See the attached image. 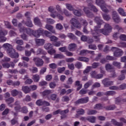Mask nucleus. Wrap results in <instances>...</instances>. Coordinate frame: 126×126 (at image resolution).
I'll return each instance as SVG.
<instances>
[{"instance_id":"39448f33","label":"nucleus","mask_w":126,"mask_h":126,"mask_svg":"<svg viewBox=\"0 0 126 126\" xmlns=\"http://www.w3.org/2000/svg\"><path fill=\"white\" fill-rule=\"evenodd\" d=\"M69 112V110L67 109L64 110H62V109H58L53 112V114L54 116H56V115H59V114H60L61 115V120H63V119H66V118H67V116H66V114H67Z\"/></svg>"},{"instance_id":"f03ea898","label":"nucleus","mask_w":126,"mask_h":126,"mask_svg":"<svg viewBox=\"0 0 126 126\" xmlns=\"http://www.w3.org/2000/svg\"><path fill=\"white\" fill-rule=\"evenodd\" d=\"M2 47L7 50L8 55H9L12 59H18L19 57V54L15 52V50L12 48V46L10 44L4 43L3 44Z\"/></svg>"},{"instance_id":"2eb2a0df","label":"nucleus","mask_w":126,"mask_h":126,"mask_svg":"<svg viewBox=\"0 0 126 126\" xmlns=\"http://www.w3.org/2000/svg\"><path fill=\"white\" fill-rule=\"evenodd\" d=\"M102 83L104 87H109L114 84V82L110 81L108 78H105L102 80Z\"/></svg>"},{"instance_id":"4468645a","label":"nucleus","mask_w":126,"mask_h":126,"mask_svg":"<svg viewBox=\"0 0 126 126\" xmlns=\"http://www.w3.org/2000/svg\"><path fill=\"white\" fill-rule=\"evenodd\" d=\"M126 83L122 84L121 85L119 86V87L117 86H111L109 87L110 90H119V89H120V90H124L126 89Z\"/></svg>"},{"instance_id":"9d476101","label":"nucleus","mask_w":126,"mask_h":126,"mask_svg":"<svg viewBox=\"0 0 126 126\" xmlns=\"http://www.w3.org/2000/svg\"><path fill=\"white\" fill-rule=\"evenodd\" d=\"M33 61L34 62L35 64L37 67L43 66L44 65V61H43V59L39 57L34 58Z\"/></svg>"},{"instance_id":"4c0bfd02","label":"nucleus","mask_w":126,"mask_h":126,"mask_svg":"<svg viewBox=\"0 0 126 126\" xmlns=\"http://www.w3.org/2000/svg\"><path fill=\"white\" fill-rule=\"evenodd\" d=\"M44 48L46 50H51L53 49V45L51 43H46L44 45Z\"/></svg>"},{"instance_id":"a211bd4d","label":"nucleus","mask_w":126,"mask_h":126,"mask_svg":"<svg viewBox=\"0 0 126 126\" xmlns=\"http://www.w3.org/2000/svg\"><path fill=\"white\" fill-rule=\"evenodd\" d=\"M33 21L35 25H37L39 27H42L43 24L41 22V20H40V19H39V18L38 17L34 18Z\"/></svg>"},{"instance_id":"6ab92c4d","label":"nucleus","mask_w":126,"mask_h":126,"mask_svg":"<svg viewBox=\"0 0 126 126\" xmlns=\"http://www.w3.org/2000/svg\"><path fill=\"white\" fill-rule=\"evenodd\" d=\"M94 21L97 25V27L98 28H101V25L103 23V21L101 20V19L98 17H96L94 18Z\"/></svg>"},{"instance_id":"7c9ffc66","label":"nucleus","mask_w":126,"mask_h":126,"mask_svg":"<svg viewBox=\"0 0 126 126\" xmlns=\"http://www.w3.org/2000/svg\"><path fill=\"white\" fill-rule=\"evenodd\" d=\"M5 102L7 103L8 105H10L11 103L14 102V98L12 97H9L5 99Z\"/></svg>"},{"instance_id":"bb28decb","label":"nucleus","mask_w":126,"mask_h":126,"mask_svg":"<svg viewBox=\"0 0 126 126\" xmlns=\"http://www.w3.org/2000/svg\"><path fill=\"white\" fill-rule=\"evenodd\" d=\"M111 123L113 124V125H114V126H123V123L118 122L115 119H112Z\"/></svg>"},{"instance_id":"4d7b16f0","label":"nucleus","mask_w":126,"mask_h":126,"mask_svg":"<svg viewBox=\"0 0 126 126\" xmlns=\"http://www.w3.org/2000/svg\"><path fill=\"white\" fill-rule=\"evenodd\" d=\"M21 39L24 40V41H27L28 40V36L26 35L25 33H23L20 35Z\"/></svg>"},{"instance_id":"09e8293b","label":"nucleus","mask_w":126,"mask_h":126,"mask_svg":"<svg viewBox=\"0 0 126 126\" xmlns=\"http://www.w3.org/2000/svg\"><path fill=\"white\" fill-rule=\"evenodd\" d=\"M49 38L51 42H57L59 39V38L55 35H51Z\"/></svg>"},{"instance_id":"ea45409f","label":"nucleus","mask_w":126,"mask_h":126,"mask_svg":"<svg viewBox=\"0 0 126 126\" xmlns=\"http://www.w3.org/2000/svg\"><path fill=\"white\" fill-rule=\"evenodd\" d=\"M19 91L16 90H13L11 91V94L13 97H16L18 95Z\"/></svg>"},{"instance_id":"a19ab883","label":"nucleus","mask_w":126,"mask_h":126,"mask_svg":"<svg viewBox=\"0 0 126 126\" xmlns=\"http://www.w3.org/2000/svg\"><path fill=\"white\" fill-rule=\"evenodd\" d=\"M21 112L24 114H27L28 113V108L26 106H23L21 108Z\"/></svg>"},{"instance_id":"dca6fc26","label":"nucleus","mask_w":126,"mask_h":126,"mask_svg":"<svg viewBox=\"0 0 126 126\" xmlns=\"http://www.w3.org/2000/svg\"><path fill=\"white\" fill-rule=\"evenodd\" d=\"M126 102V98L123 99L120 97L115 98V103L117 105H121Z\"/></svg>"},{"instance_id":"72a5a7b5","label":"nucleus","mask_w":126,"mask_h":126,"mask_svg":"<svg viewBox=\"0 0 126 126\" xmlns=\"http://www.w3.org/2000/svg\"><path fill=\"white\" fill-rule=\"evenodd\" d=\"M94 109H95V110H102V109H104V107L102 105V104L97 103L95 105Z\"/></svg>"},{"instance_id":"aec40b11","label":"nucleus","mask_w":126,"mask_h":126,"mask_svg":"<svg viewBox=\"0 0 126 126\" xmlns=\"http://www.w3.org/2000/svg\"><path fill=\"white\" fill-rule=\"evenodd\" d=\"M35 42L38 46H43L45 44V40L43 39H36Z\"/></svg>"},{"instance_id":"e433bc0d","label":"nucleus","mask_w":126,"mask_h":126,"mask_svg":"<svg viewBox=\"0 0 126 126\" xmlns=\"http://www.w3.org/2000/svg\"><path fill=\"white\" fill-rule=\"evenodd\" d=\"M52 93V91L51 90H45L44 91L42 92L43 96H48V95H50Z\"/></svg>"},{"instance_id":"c03bdc74","label":"nucleus","mask_w":126,"mask_h":126,"mask_svg":"<svg viewBox=\"0 0 126 126\" xmlns=\"http://www.w3.org/2000/svg\"><path fill=\"white\" fill-rule=\"evenodd\" d=\"M113 65L118 67V68H121V63L114 61L112 63Z\"/></svg>"},{"instance_id":"603ef678","label":"nucleus","mask_w":126,"mask_h":126,"mask_svg":"<svg viewBox=\"0 0 126 126\" xmlns=\"http://www.w3.org/2000/svg\"><path fill=\"white\" fill-rule=\"evenodd\" d=\"M87 54H88V50H82L80 52V56H86Z\"/></svg>"},{"instance_id":"69168bd1","label":"nucleus","mask_w":126,"mask_h":126,"mask_svg":"<svg viewBox=\"0 0 126 126\" xmlns=\"http://www.w3.org/2000/svg\"><path fill=\"white\" fill-rule=\"evenodd\" d=\"M47 23H48V24H54V23H55V20L51 18H47Z\"/></svg>"},{"instance_id":"c756f323","label":"nucleus","mask_w":126,"mask_h":126,"mask_svg":"<svg viewBox=\"0 0 126 126\" xmlns=\"http://www.w3.org/2000/svg\"><path fill=\"white\" fill-rule=\"evenodd\" d=\"M24 23L26 24V26L28 27H33V24H32V21H31V19L27 20V22H24Z\"/></svg>"},{"instance_id":"e2e57ef3","label":"nucleus","mask_w":126,"mask_h":126,"mask_svg":"<svg viewBox=\"0 0 126 126\" xmlns=\"http://www.w3.org/2000/svg\"><path fill=\"white\" fill-rule=\"evenodd\" d=\"M92 68V67L90 66H88L86 69L83 71V73L85 74V73H88L90 70H91V69Z\"/></svg>"},{"instance_id":"864d4df0","label":"nucleus","mask_w":126,"mask_h":126,"mask_svg":"<svg viewBox=\"0 0 126 126\" xmlns=\"http://www.w3.org/2000/svg\"><path fill=\"white\" fill-rule=\"evenodd\" d=\"M33 30H32L30 28H27V31H26V33L27 34H28V35H33Z\"/></svg>"},{"instance_id":"f8f14e48","label":"nucleus","mask_w":126,"mask_h":126,"mask_svg":"<svg viewBox=\"0 0 126 126\" xmlns=\"http://www.w3.org/2000/svg\"><path fill=\"white\" fill-rule=\"evenodd\" d=\"M70 22L72 26L75 28H78V29H79V28H81V24L77 19L75 18H72Z\"/></svg>"},{"instance_id":"412c9836","label":"nucleus","mask_w":126,"mask_h":126,"mask_svg":"<svg viewBox=\"0 0 126 126\" xmlns=\"http://www.w3.org/2000/svg\"><path fill=\"white\" fill-rule=\"evenodd\" d=\"M45 28H46V29L50 32H52V33H56V31H55V30H54V27H53L51 25L47 24L45 26Z\"/></svg>"},{"instance_id":"20e7f679","label":"nucleus","mask_w":126,"mask_h":126,"mask_svg":"<svg viewBox=\"0 0 126 126\" xmlns=\"http://www.w3.org/2000/svg\"><path fill=\"white\" fill-rule=\"evenodd\" d=\"M95 2L97 5L100 6L102 11L105 13H108L109 12V10L107 9V7L109 9H112V6L107 5L103 0H96Z\"/></svg>"},{"instance_id":"774afa93","label":"nucleus","mask_w":126,"mask_h":126,"mask_svg":"<svg viewBox=\"0 0 126 126\" xmlns=\"http://www.w3.org/2000/svg\"><path fill=\"white\" fill-rule=\"evenodd\" d=\"M119 38L122 41H126V35L125 34H121Z\"/></svg>"},{"instance_id":"a18cd8bd","label":"nucleus","mask_w":126,"mask_h":126,"mask_svg":"<svg viewBox=\"0 0 126 126\" xmlns=\"http://www.w3.org/2000/svg\"><path fill=\"white\" fill-rule=\"evenodd\" d=\"M106 60L107 61H117V58L111 56L107 55L106 57Z\"/></svg>"},{"instance_id":"58836bf2","label":"nucleus","mask_w":126,"mask_h":126,"mask_svg":"<svg viewBox=\"0 0 126 126\" xmlns=\"http://www.w3.org/2000/svg\"><path fill=\"white\" fill-rule=\"evenodd\" d=\"M102 17L104 20H106V21H109V20L111 19V16H110V15H107L106 14H102Z\"/></svg>"},{"instance_id":"49530a36","label":"nucleus","mask_w":126,"mask_h":126,"mask_svg":"<svg viewBox=\"0 0 126 126\" xmlns=\"http://www.w3.org/2000/svg\"><path fill=\"white\" fill-rule=\"evenodd\" d=\"M73 13L74 15H76V16H78L79 17L81 16V12L77 10L74 9Z\"/></svg>"},{"instance_id":"f257e3e1","label":"nucleus","mask_w":126,"mask_h":126,"mask_svg":"<svg viewBox=\"0 0 126 126\" xmlns=\"http://www.w3.org/2000/svg\"><path fill=\"white\" fill-rule=\"evenodd\" d=\"M113 28L109 24H106L104 26V29H98V27L95 28L94 31L92 32V38L95 42H100V40H101V36H102L101 34H103L105 36H107L109 35V33L110 32H112V30Z\"/></svg>"},{"instance_id":"7ed1b4c3","label":"nucleus","mask_w":126,"mask_h":126,"mask_svg":"<svg viewBox=\"0 0 126 126\" xmlns=\"http://www.w3.org/2000/svg\"><path fill=\"white\" fill-rule=\"evenodd\" d=\"M88 6V7H84L83 10L87 15L88 17L92 18V17H94V14H93L90 10H93L94 12H97L98 11V9L91 3H89Z\"/></svg>"},{"instance_id":"5fc2aeb1","label":"nucleus","mask_w":126,"mask_h":126,"mask_svg":"<svg viewBox=\"0 0 126 126\" xmlns=\"http://www.w3.org/2000/svg\"><path fill=\"white\" fill-rule=\"evenodd\" d=\"M5 26L6 27V28H8V29H11L12 26L10 24V23L8 21H5L4 22Z\"/></svg>"},{"instance_id":"bf43d9fd","label":"nucleus","mask_w":126,"mask_h":126,"mask_svg":"<svg viewBox=\"0 0 126 126\" xmlns=\"http://www.w3.org/2000/svg\"><path fill=\"white\" fill-rule=\"evenodd\" d=\"M77 113V114H78V115H84V114L85 113V111L84 110V109L81 108L78 110Z\"/></svg>"},{"instance_id":"6e6552de","label":"nucleus","mask_w":126,"mask_h":126,"mask_svg":"<svg viewBox=\"0 0 126 126\" xmlns=\"http://www.w3.org/2000/svg\"><path fill=\"white\" fill-rule=\"evenodd\" d=\"M8 32L7 30H0V43L4 42L7 39L5 36L7 35Z\"/></svg>"},{"instance_id":"a878e982","label":"nucleus","mask_w":126,"mask_h":126,"mask_svg":"<svg viewBox=\"0 0 126 126\" xmlns=\"http://www.w3.org/2000/svg\"><path fill=\"white\" fill-rule=\"evenodd\" d=\"M78 61L80 62H85V63H88L89 62V59L84 57H79L77 58Z\"/></svg>"},{"instance_id":"1a4fd4ad","label":"nucleus","mask_w":126,"mask_h":126,"mask_svg":"<svg viewBox=\"0 0 126 126\" xmlns=\"http://www.w3.org/2000/svg\"><path fill=\"white\" fill-rule=\"evenodd\" d=\"M89 102V97L88 96L81 98L74 102L75 105H79L80 104H86Z\"/></svg>"},{"instance_id":"37998d69","label":"nucleus","mask_w":126,"mask_h":126,"mask_svg":"<svg viewBox=\"0 0 126 126\" xmlns=\"http://www.w3.org/2000/svg\"><path fill=\"white\" fill-rule=\"evenodd\" d=\"M66 7L68 9V10H70V11H73L74 10V8H73L72 5L70 4H66Z\"/></svg>"},{"instance_id":"338daca9","label":"nucleus","mask_w":126,"mask_h":126,"mask_svg":"<svg viewBox=\"0 0 126 126\" xmlns=\"http://www.w3.org/2000/svg\"><path fill=\"white\" fill-rule=\"evenodd\" d=\"M43 100L42 99H38L36 101V104L37 106H43Z\"/></svg>"},{"instance_id":"c85d7f7f","label":"nucleus","mask_w":126,"mask_h":126,"mask_svg":"<svg viewBox=\"0 0 126 126\" xmlns=\"http://www.w3.org/2000/svg\"><path fill=\"white\" fill-rule=\"evenodd\" d=\"M75 86H78L77 91H79V90L82 88V84H80V81H76L75 82Z\"/></svg>"},{"instance_id":"5701e85b","label":"nucleus","mask_w":126,"mask_h":126,"mask_svg":"<svg viewBox=\"0 0 126 126\" xmlns=\"http://www.w3.org/2000/svg\"><path fill=\"white\" fill-rule=\"evenodd\" d=\"M22 90V91H23V92L25 93V94H27V93H29L30 91H31V89H30V88L26 86H23Z\"/></svg>"},{"instance_id":"de8ad7c7","label":"nucleus","mask_w":126,"mask_h":126,"mask_svg":"<svg viewBox=\"0 0 126 126\" xmlns=\"http://www.w3.org/2000/svg\"><path fill=\"white\" fill-rule=\"evenodd\" d=\"M67 37H68V38L71 40H75L76 39V36H75V35L72 33H68Z\"/></svg>"},{"instance_id":"13d9d810","label":"nucleus","mask_w":126,"mask_h":126,"mask_svg":"<svg viewBox=\"0 0 126 126\" xmlns=\"http://www.w3.org/2000/svg\"><path fill=\"white\" fill-rule=\"evenodd\" d=\"M56 29H57V30H63V25H61V23H58L56 25Z\"/></svg>"},{"instance_id":"3c124183","label":"nucleus","mask_w":126,"mask_h":126,"mask_svg":"<svg viewBox=\"0 0 126 126\" xmlns=\"http://www.w3.org/2000/svg\"><path fill=\"white\" fill-rule=\"evenodd\" d=\"M64 56L62 54H57L54 55V59H63Z\"/></svg>"},{"instance_id":"0e129e2a","label":"nucleus","mask_w":126,"mask_h":126,"mask_svg":"<svg viewBox=\"0 0 126 126\" xmlns=\"http://www.w3.org/2000/svg\"><path fill=\"white\" fill-rule=\"evenodd\" d=\"M27 29V28L25 27L20 28L19 29V31L20 33H23V34H24V33H26Z\"/></svg>"},{"instance_id":"052dcab7","label":"nucleus","mask_w":126,"mask_h":126,"mask_svg":"<svg viewBox=\"0 0 126 126\" xmlns=\"http://www.w3.org/2000/svg\"><path fill=\"white\" fill-rule=\"evenodd\" d=\"M100 65V63H93L92 64V66L93 68H97L98 66Z\"/></svg>"},{"instance_id":"4be33fe9","label":"nucleus","mask_w":126,"mask_h":126,"mask_svg":"<svg viewBox=\"0 0 126 126\" xmlns=\"http://www.w3.org/2000/svg\"><path fill=\"white\" fill-rule=\"evenodd\" d=\"M116 108H117V107H116V105L114 104L104 107V109H105L107 111H113L115 110Z\"/></svg>"},{"instance_id":"8fccbe9b","label":"nucleus","mask_w":126,"mask_h":126,"mask_svg":"<svg viewBox=\"0 0 126 126\" xmlns=\"http://www.w3.org/2000/svg\"><path fill=\"white\" fill-rule=\"evenodd\" d=\"M112 18L114 22H115L116 23H120L121 21V19L120 18V17H119V16L113 17Z\"/></svg>"},{"instance_id":"0eeeda50","label":"nucleus","mask_w":126,"mask_h":126,"mask_svg":"<svg viewBox=\"0 0 126 126\" xmlns=\"http://www.w3.org/2000/svg\"><path fill=\"white\" fill-rule=\"evenodd\" d=\"M111 51H114L113 55L114 56L116 57V58H120V57H122L123 55H124V52L123 50L122 49H120L118 47H112Z\"/></svg>"},{"instance_id":"f704fd0d","label":"nucleus","mask_w":126,"mask_h":126,"mask_svg":"<svg viewBox=\"0 0 126 126\" xmlns=\"http://www.w3.org/2000/svg\"><path fill=\"white\" fill-rule=\"evenodd\" d=\"M118 11L120 15H122V16H126V12H125L123 8H119Z\"/></svg>"},{"instance_id":"cd10ccee","label":"nucleus","mask_w":126,"mask_h":126,"mask_svg":"<svg viewBox=\"0 0 126 126\" xmlns=\"http://www.w3.org/2000/svg\"><path fill=\"white\" fill-rule=\"evenodd\" d=\"M115 94H116V92L114 91H109L106 92L104 94V95H105V96H113Z\"/></svg>"},{"instance_id":"2f4dec72","label":"nucleus","mask_w":126,"mask_h":126,"mask_svg":"<svg viewBox=\"0 0 126 126\" xmlns=\"http://www.w3.org/2000/svg\"><path fill=\"white\" fill-rule=\"evenodd\" d=\"M97 111L95 109H89L87 111L88 115H96Z\"/></svg>"},{"instance_id":"ddd939ff","label":"nucleus","mask_w":126,"mask_h":126,"mask_svg":"<svg viewBox=\"0 0 126 126\" xmlns=\"http://www.w3.org/2000/svg\"><path fill=\"white\" fill-rule=\"evenodd\" d=\"M43 29L39 28L37 30L33 31L32 35L36 38H39L43 34Z\"/></svg>"},{"instance_id":"9b49d317","label":"nucleus","mask_w":126,"mask_h":126,"mask_svg":"<svg viewBox=\"0 0 126 126\" xmlns=\"http://www.w3.org/2000/svg\"><path fill=\"white\" fill-rule=\"evenodd\" d=\"M105 68L107 70H111V72H112V77H116V71H115L114 66H112V65H111L110 63H107L105 65Z\"/></svg>"},{"instance_id":"c9c22d12","label":"nucleus","mask_w":126,"mask_h":126,"mask_svg":"<svg viewBox=\"0 0 126 126\" xmlns=\"http://www.w3.org/2000/svg\"><path fill=\"white\" fill-rule=\"evenodd\" d=\"M32 79L34 82H38L39 80H40V76L38 74L33 75L32 76Z\"/></svg>"},{"instance_id":"393cba45","label":"nucleus","mask_w":126,"mask_h":126,"mask_svg":"<svg viewBox=\"0 0 126 126\" xmlns=\"http://www.w3.org/2000/svg\"><path fill=\"white\" fill-rule=\"evenodd\" d=\"M36 56H38V55H46V54H47V52H45L41 48H38L36 52Z\"/></svg>"},{"instance_id":"79ce46f5","label":"nucleus","mask_w":126,"mask_h":126,"mask_svg":"<svg viewBox=\"0 0 126 126\" xmlns=\"http://www.w3.org/2000/svg\"><path fill=\"white\" fill-rule=\"evenodd\" d=\"M91 85H92V81L90 80L86 84H85V85H84V87L85 89H87V88H88Z\"/></svg>"},{"instance_id":"473e14b6","label":"nucleus","mask_w":126,"mask_h":126,"mask_svg":"<svg viewBox=\"0 0 126 126\" xmlns=\"http://www.w3.org/2000/svg\"><path fill=\"white\" fill-rule=\"evenodd\" d=\"M42 35H45L46 37H49V38H50L52 36V33L48 31H44V30H43Z\"/></svg>"},{"instance_id":"423d86ee","label":"nucleus","mask_w":126,"mask_h":126,"mask_svg":"<svg viewBox=\"0 0 126 126\" xmlns=\"http://www.w3.org/2000/svg\"><path fill=\"white\" fill-rule=\"evenodd\" d=\"M14 106H15L14 110L16 112H14V111H12L11 113L13 114L14 117H17L18 113L21 111V103H20V101L19 100H17L15 102Z\"/></svg>"},{"instance_id":"6e6d98bb","label":"nucleus","mask_w":126,"mask_h":126,"mask_svg":"<svg viewBox=\"0 0 126 126\" xmlns=\"http://www.w3.org/2000/svg\"><path fill=\"white\" fill-rule=\"evenodd\" d=\"M42 59L44 60L45 63H50V58L47 57L46 56L43 55L41 57Z\"/></svg>"},{"instance_id":"b1692460","label":"nucleus","mask_w":126,"mask_h":126,"mask_svg":"<svg viewBox=\"0 0 126 126\" xmlns=\"http://www.w3.org/2000/svg\"><path fill=\"white\" fill-rule=\"evenodd\" d=\"M87 121L89 122L90 123H92V124H94L95 121H96V117L94 116H89L87 117Z\"/></svg>"},{"instance_id":"680f3d73","label":"nucleus","mask_w":126,"mask_h":126,"mask_svg":"<svg viewBox=\"0 0 126 126\" xmlns=\"http://www.w3.org/2000/svg\"><path fill=\"white\" fill-rule=\"evenodd\" d=\"M75 66L79 69V68H81V67L82 66V63L80 62H76L75 64Z\"/></svg>"},{"instance_id":"f3484780","label":"nucleus","mask_w":126,"mask_h":126,"mask_svg":"<svg viewBox=\"0 0 126 126\" xmlns=\"http://www.w3.org/2000/svg\"><path fill=\"white\" fill-rule=\"evenodd\" d=\"M77 47V45H76V44L72 43L69 44L68 49L70 52H72L73 51H75V49H76Z\"/></svg>"}]
</instances>
